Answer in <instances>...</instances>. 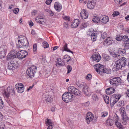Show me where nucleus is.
Returning a JSON list of instances; mask_svg holds the SVG:
<instances>
[{
    "mask_svg": "<svg viewBox=\"0 0 129 129\" xmlns=\"http://www.w3.org/2000/svg\"><path fill=\"white\" fill-rule=\"evenodd\" d=\"M127 51L126 50V49L125 48L124 49L120 48L117 50L116 52V53H118V54H117L115 52L112 51H110L109 52L110 54L113 57L115 58H118L120 57V54L123 56L125 55L127 52Z\"/></svg>",
    "mask_w": 129,
    "mask_h": 129,
    "instance_id": "nucleus-1",
    "label": "nucleus"
},
{
    "mask_svg": "<svg viewBox=\"0 0 129 129\" xmlns=\"http://www.w3.org/2000/svg\"><path fill=\"white\" fill-rule=\"evenodd\" d=\"M75 97L74 95H73L69 91L65 92L62 96V100L66 103L71 102L73 100Z\"/></svg>",
    "mask_w": 129,
    "mask_h": 129,
    "instance_id": "nucleus-2",
    "label": "nucleus"
},
{
    "mask_svg": "<svg viewBox=\"0 0 129 129\" xmlns=\"http://www.w3.org/2000/svg\"><path fill=\"white\" fill-rule=\"evenodd\" d=\"M37 71V67L35 66H32L28 68L26 71V74L30 78H32L35 76Z\"/></svg>",
    "mask_w": 129,
    "mask_h": 129,
    "instance_id": "nucleus-3",
    "label": "nucleus"
},
{
    "mask_svg": "<svg viewBox=\"0 0 129 129\" xmlns=\"http://www.w3.org/2000/svg\"><path fill=\"white\" fill-rule=\"evenodd\" d=\"M2 92L3 95L7 98H8L10 95H14L15 93L14 88L9 86L6 89L3 90Z\"/></svg>",
    "mask_w": 129,
    "mask_h": 129,
    "instance_id": "nucleus-4",
    "label": "nucleus"
},
{
    "mask_svg": "<svg viewBox=\"0 0 129 129\" xmlns=\"http://www.w3.org/2000/svg\"><path fill=\"white\" fill-rule=\"evenodd\" d=\"M109 82L111 85L115 86H117L122 83L120 78L117 77L110 79Z\"/></svg>",
    "mask_w": 129,
    "mask_h": 129,
    "instance_id": "nucleus-5",
    "label": "nucleus"
},
{
    "mask_svg": "<svg viewBox=\"0 0 129 129\" xmlns=\"http://www.w3.org/2000/svg\"><path fill=\"white\" fill-rule=\"evenodd\" d=\"M18 63L15 60L12 59L8 64V68L9 69L14 70L18 67Z\"/></svg>",
    "mask_w": 129,
    "mask_h": 129,
    "instance_id": "nucleus-6",
    "label": "nucleus"
},
{
    "mask_svg": "<svg viewBox=\"0 0 129 129\" xmlns=\"http://www.w3.org/2000/svg\"><path fill=\"white\" fill-rule=\"evenodd\" d=\"M68 89L69 92L76 95H79L81 93L80 91L73 86H70L68 87Z\"/></svg>",
    "mask_w": 129,
    "mask_h": 129,
    "instance_id": "nucleus-7",
    "label": "nucleus"
},
{
    "mask_svg": "<svg viewBox=\"0 0 129 129\" xmlns=\"http://www.w3.org/2000/svg\"><path fill=\"white\" fill-rule=\"evenodd\" d=\"M91 57L92 60L96 62H99L101 59V57L99 53L98 52H94L92 55Z\"/></svg>",
    "mask_w": 129,
    "mask_h": 129,
    "instance_id": "nucleus-8",
    "label": "nucleus"
},
{
    "mask_svg": "<svg viewBox=\"0 0 129 129\" xmlns=\"http://www.w3.org/2000/svg\"><path fill=\"white\" fill-rule=\"evenodd\" d=\"M95 4V0H88L87 4V6L88 9H91L94 8Z\"/></svg>",
    "mask_w": 129,
    "mask_h": 129,
    "instance_id": "nucleus-9",
    "label": "nucleus"
},
{
    "mask_svg": "<svg viewBox=\"0 0 129 129\" xmlns=\"http://www.w3.org/2000/svg\"><path fill=\"white\" fill-rule=\"evenodd\" d=\"M80 17L83 19H87L88 16V13L85 9H83L80 13Z\"/></svg>",
    "mask_w": 129,
    "mask_h": 129,
    "instance_id": "nucleus-10",
    "label": "nucleus"
},
{
    "mask_svg": "<svg viewBox=\"0 0 129 129\" xmlns=\"http://www.w3.org/2000/svg\"><path fill=\"white\" fill-rule=\"evenodd\" d=\"M18 39H19L23 43L25 46H26V47H27L29 45V43L27 39L25 37H23L22 38L20 37L19 36L18 37Z\"/></svg>",
    "mask_w": 129,
    "mask_h": 129,
    "instance_id": "nucleus-11",
    "label": "nucleus"
},
{
    "mask_svg": "<svg viewBox=\"0 0 129 129\" xmlns=\"http://www.w3.org/2000/svg\"><path fill=\"white\" fill-rule=\"evenodd\" d=\"M117 61L123 67H124L126 65V59L124 57H122L121 58L119 59Z\"/></svg>",
    "mask_w": 129,
    "mask_h": 129,
    "instance_id": "nucleus-12",
    "label": "nucleus"
},
{
    "mask_svg": "<svg viewBox=\"0 0 129 129\" xmlns=\"http://www.w3.org/2000/svg\"><path fill=\"white\" fill-rule=\"evenodd\" d=\"M93 118L92 114L90 112H88L87 113L86 120L88 123L90 121H91Z\"/></svg>",
    "mask_w": 129,
    "mask_h": 129,
    "instance_id": "nucleus-13",
    "label": "nucleus"
},
{
    "mask_svg": "<svg viewBox=\"0 0 129 129\" xmlns=\"http://www.w3.org/2000/svg\"><path fill=\"white\" fill-rule=\"evenodd\" d=\"M54 7L55 9L58 12H59L62 8L61 5L58 2L55 3Z\"/></svg>",
    "mask_w": 129,
    "mask_h": 129,
    "instance_id": "nucleus-14",
    "label": "nucleus"
},
{
    "mask_svg": "<svg viewBox=\"0 0 129 129\" xmlns=\"http://www.w3.org/2000/svg\"><path fill=\"white\" fill-rule=\"evenodd\" d=\"M15 50L11 51L8 54L7 56V60H9L13 58H15Z\"/></svg>",
    "mask_w": 129,
    "mask_h": 129,
    "instance_id": "nucleus-15",
    "label": "nucleus"
},
{
    "mask_svg": "<svg viewBox=\"0 0 129 129\" xmlns=\"http://www.w3.org/2000/svg\"><path fill=\"white\" fill-rule=\"evenodd\" d=\"M57 61L56 63V64L57 66L61 67L65 65L64 61H62L61 58H59L57 59Z\"/></svg>",
    "mask_w": 129,
    "mask_h": 129,
    "instance_id": "nucleus-16",
    "label": "nucleus"
},
{
    "mask_svg": "<svg viewBox=\"0 0 129 129\" xmlns=\"http://www.w3.org/2000/svg\"><path fill=\"white\" fill-rule=\"evenodd\" d=\"M111 39L110 37L107 38L104 42V45L106 46H108L111 45L112 43V40Z\"/></svg>",
    "mask_w": 129,
    "mask_h": 129,
    "instance_id": "nucleus-17",
    "label": "nucleus"
},
{
    "mask_svg": "<svg viewBox=\"0 0 129 129\" xmlns=\"http://www.w3.org/2000/svg\"><path fill=\"white\" fill-rule=\"evenodd\" d=\"M123 66L119 63L117 60L115 61V65L114 66V68H115V71H117L119 70L120 69H121Z\"/></svg>",
    "mask_w": 129,
    "mask_h": 129,
    "instance_id": "nucleus-18",
    "label": "nucleus"
},
{
    "mask_svg": "<svg viewBox=\"0 0 129 129\" xmlns=\"http://www.w3.org/2000/svg\"><path fill=\"white\" fill-rule=\"evenodd\" d=\"M121 112L123 117V121L125 123L124 124H125L128 120V118L126 115L125 111L123 110V111H121Z\"/></svg>",
    "mask_w": 129,
    "mask_h": 129,
    "instance_id": "nucleus-19",
    "label": "nucleus"
},
{
    "mask_svg": "<svg viewBox=\"0 0 129 129\" xmlns=\"http://www.w3.org/2000/svg\"><path fill=\"white\" fill-rule=\"evenodd\" d=\"M100 18H101V21L104 24H106L109 21V18L108 16H104L100 17Z\"/></svg>",
    "mask_w": 129,
    "mask_h": 129,
    "instance_id": "nucleus-20",
    "label": "nucleus"
},
{
    "mask_svg": "<svg viewBox=\"0 0 129 129\" xmlns=\"http://www.w3.org/2000/svg\"><path fill=\"white\" fill-rule=\"evenodd\" d=\"M79 23V19H75L73 23L71 25V26L72 28H75L78 26Z\"/></svg>",
    "mask_w": 129,
    "mask_h": 129,
    "instance_id": "nucleus-21",
    "label": "nucleus"
},
{
    "mask_svg": "<svg viewBox=\"0 0 129 129\" xmlns=\"http://www.w3.org/2000/svg\"><path fill=\"white\" fill-rule=\"evenodd\" d=\"M21 53V56H20L21 59H22L25 58L28 55V53L26 50H21L20 51Z\"/></svg>",
    "mask_w": 129,
    "mask_h": 129,
    "instance_id": "nucleus-22",
    "label": "nucleus"
},
{
    "mask_svg": "<svg viewBox=\"0 0 129 129\" xmlns=\"http://www.w3.org/2000/svg\"><path fill=\"white\" fill-rule=\"evenodd\" d=\"M115 89L113 88L110 87L106 89V92L107 94H110L113 93Z\"/></svg>",
    "mask_w": 129,
    "mask_h": 129,
    "instance_id": "nucleus-23",
    "label": "nucleus"
},
{
    "mask_svg": "<svg viewBox=\"0 0 129 129\" xmlns=\"http://www.w3.org/2000/svg\"><path fill=\"white\" fill-rule=\"evenodd\" d=\"M101 18L98 16H95L92 19V21L94 23H98L101 22Z\"/></svg>",
    "mask_w": 129,
    "mask_h": 129,
    "instance_id": "nucleus-24",
    "label": "nucleus"
},
{
    "mask_svg": "<svg viewBox=\"0 0 129 129\" xmlns=\"http://www.w3.org/2000/svg\"><path fill=\"white\" fill-rule=\"evenodd\" d=\"M6 51L5 49L2 50L0 49V58H2L5 57L6 54Z\"/></svg>",
    "mask_w": 129,
    "mask_h": 129,
    "instance_id": "nucleus-25",
    "label": "nucleus"
},
{
    "mask_svg": "<svg viewBox=\"0 0 129 129\" xmlns=\"http://www.w3.org/2000/svg\"><path fill=\"white\" fill-rule=\"evenodd\" d=\"M117 99L115 98L114 97L111 98L110 100V104L111 106H113L114 104L116 103L119 100H118Z\"/></svg>",
    "mask_w": 129,
    "mask_h": 129,
    "instance_id": "nucleus-26",
    "label": "nucleus"
},
{
    "mask_svg": "<svg viewBox=\"0 0 129 129\" xmlns=\"http://www.w3.org/2000/svg\"><path fill=\"white\" fill-rule=\"evenodd\" d=\"M16 88L17 89V91L19 93H21L23 92L24 90V88L23 87L18 86L17 85H15Z\"/></svg>",
    "mask_w": 129,
    "mask_h": 129,
    "instance_id": "nucleus-27",
    "label": "nucleus"
},
{
    "mask_svg": "<svg viewBox=\"0 0 129 129\" xmlns=\"http://www.w3.org/2000/svg\"><path fill=\"white\" fill-rule=\"evenodd\" d=\"M65 45L64 46L63 48V49L62 51H67L69 52H70L72 54L73 53V52L72 51L70 50L69 49H68V44L66 43H65Z\"/></svg>",
    "mask_w": 129,
    "mask_h": 129,
    "instance_id": "nucleus-28",
    "label": "nucleus"
},
{
    "mask_svg": "<svg viewBox=\"0 0 129 129\" xmlns=\"http://www.w3.org/2000/svg\"><path fill=\"white\" fill-rule=\"evenodd\" d=\"M82 91L86 95H88L90 94L89 89L87 86L86 88H85L83 90H82Z\"/></svg>",
    "mask_w": 129,
    "mask_h": 129,
    "instance_id": "nucleus-29",
    "label": "nucleus"
},
{
    "mask_svg": "<svg viewBox=\"0 0 129 129\" xmlns=\"http://www.w3.org/2000/svg\"><path fill=\"white\" fill-rule=\"evenodd\" d=\"M91 38L92 41L93 42L96 41L97 36L96 33H92L91 35Z\"/></svg>",
    "mask_w": 129,
    "mask_h": 129,
    "instance_id": "nucleus-30",
    "label": "nucleus"
},
{
    "mask_svg": "<svg viewBox=\"0 0 129 129\" xmlns=\"http://www.w3.org/2000/svg\"><path fill=\"white\" fill-rule=\"evenodd\" d=\"M106 122L107 124L109 125L112 126L113 124V120L110 118L107 119Z\"/></svg>",
    "mask_w": 129,
    "mask_h": 129,
    "instance_id": "nucleus-31",
    "label": "nucleus"
},
{
    "mask_svg": "<svg viewBox=\"0 0 129 129\" xmlns=\"http://www.w3.org/2000/svg\"><path fill=\"white\" fill-rule=\"evenodd\" d=\"M18 44L17 45V46H18V47L19 48H23V49L26 48V46H25L23 44V43H21V42L20 40L18 39Z\"/></svg>",
    "mask_w": 129,
    "mask_h": 129,
    "instance_id": "nucleus-32",
    "label": "nucleus"
},
{
    "mask_svg": "<svg viewBox=\"0 0 129 129\" xmlns=\"http://www.w3.org/2000/svg\"><path fill=\"white\" fill-rule=\"evenodd\" d=\"M99 95L96 94H93L92 96V98L93 100L95 101H98L99 99Z\"/></svg>",
    "mask_w": 129,
    "mask_h": 129,
    "instance_id": "nucleus-33",
    "label": "nucleus"
},
{
    "mask_svg": "<svg viewBox=\"0 0 129 129\" xmlns=\"http://www.w3.org/2000/svg\"><path fill=\"white\" fill-rule=\"evenodd\" d=\"M45 100L47 102H51L52 100V98H51L50 95H47L45 97Z\"/></svg>",
    "mask_w": 129,
    "mask_h": 129,
    "instance_id": "nucleus-34",
    "label": "nucleus"
},
{
    "mask_svg": "<svg viewBox=\"0 0 129 129\" xmlns=\"http://www.w3.org/2000/svg\"><path fill=\"white\" fill-rule=\"evenodd\" d=\"M107 33L106 32H104L101 34V36L100 39L101 42H102L103 40L107 37Z\"/></svg>",
    "mask_w": 129,
    "mask_h": 129,
    "instance_id": "nucleus-35",
    "label": "nucleus"
},
{
    "mask_svg": "<svg viewBox=\"0 0 129 129\" xmlns=\"http://www.w3.org/2000/svg\"><path fill=\"white\" fill-rule=\"evenodd\" d=\"M104 68H105L104 66L101 65L99 69L98 73H99L100 74H102V73H103L104 71H105Z\"/></svg>",
    "mask_w": 129,
    "mask_h": 129,
    "instance_id": "nucleus-36",
    "label": "nucleus"
},
{
    "mask_svg": "<svg viewBox=\"0 0 129 129\" xmlns=\"http://www.w3.org/2000/svg\"><path fill=\"white\" fill-rule=\"evenodd\" d=\"M46 124L47 125H52V122L51 120L50 119H47L45 120Z\"/></svg>",
    "mask_w": 129,
    "mask_h": 129,
    "instance_id": "nucleus-37",
    "label": "nucleus"
},
{
    "mask_svg": "<svg viewBox=\"0 0 129 129\" xmlns=\"http://www.w3.org/2000/svg\"><path fill=\"white\" fill-rule=\"evenodd\" d=\"M103 98L106 103L108 104L109 103V98L108 96L105 95L103 96Z\"/></svg>",
    "mask_w": 129,
    "mask_h": 129,
    "instance_id": "nucleus-38",
    "label": "nucleus"
},
{
    "mask_svg": "<svg viewBox=\"0 0 129 129\" xmlns=\"http://www.w3.org/2000/svg\"><path fill=\"white\" fill-rule=\"evenodd\" d=\"M86 86H87L86 84L84 82H82L79 86V87L80 88H82V90H83L85 88H86Z\"/></svg>",
    "mask_w": 129,
    "mask_h": 129,
    "instance_id": "nucleus-39",
    "label": "nucleus"
},
{
    "mask_svg": "<svg viewBox=\"0 0 129 129\" xmlns=\"http://www.w3.org/2000/svg\"><path fill=\"white\" fill-rule=\"evenodd\" d=\"M101 64H97L94 65V67L95 70L98 73H99V69L100 67L101 66Z\"/></svg>",
    "mask_w": 129,
    "mask_h": 129,
    "instance_id": "nucleus-40",
    "label": "nucleus"
},
{
    "mask_svg": "<svg viewBox=\"0 0 129 129\" xmlns=\"http://www.w3.org/2000/svg\"><path fill=\"white\" fill-rule=\"evenodd\" d=\"M124 44V47L126 50H129L128 49H129V40L125 42Z\"/></svg>",
    "mask_w": 129,
    "mask_h": 129,
    "instance_id": "nucleus-41",
    "label": "nucleus"
},
{
    "mask_svg": "<svg viewBox=\"0 0 129 129\" xmlns=\"http://www.w3.org/2000/svg\"><path fill=\"white\" fill-rule=\"evenodd\" d=\"M104 70L105 71H104L103 73H106L107 74H110L111 73V69L105 68Z\"/></svg>",
    "mask_w": 129,
    "mask_h": 129,
    "instance_id": "nucleus-42",
    "label": "nucleus"
},
{
    "mask_svg": "<svg viewBox=\"0 0 129 129\" xmlns=\"http://www.w3.org/2000/svg\"><path fill=\"white\" fill-rule=\"evenodd\" d=\"M116 125L119 128H121L122 127V126L121 124V123L118 121H115Z\"/></svg>",
    "mask_w": 129,
    "mask_h": 129,
    "instance_id": "nucleus-43",
    "label": "nucleus"
},
{
    "mask_svg": "<svg viewBox=\"0 0 129 129\" xmlns=\"http://www.w3.org/2000/svg\"><path fill=\"white\" fill-rule=\"evenodd\" d=\"M15 54L16 55L15 56V58H19L21 59L20 56H21V53H19L18 52H17L15 50Z\"/></svg>",
    "mask_w": 129,
    "mask_h": 129,
    "instance_id": "nucleus-44",
    "label": "nucleus"
},
{
    "mask_svg": "<svg viewBox=\"0 0 129 129\" xmlns=\"http://www.w3.org/2000/svg\"><path fill=\"white\" fill-rule=\"evenodd\" d=\"M116 40H117L118 41H121V40H122V36H120L118 35L116 36Z\"/></svg>",
    "mask_w": 129,
    "mask_h": 129,
    "instance_id": "nucleus-45",
    "label": "nucleus"
},
{
    "mask_svg": "<svg viewBox=\"0 0 129 129\" xmlns=\"http://www.w3.org/2000/svg\"><path fill=\"white\" fill-rule=\"evenodd\" d=\"M124 105V102L123 101H119L117 105L119 107L123 106Z\"/></svg>",
    "mask_w": 129,
    "mask_h": 129,
    "instance_id": "nucleus-46",
    "label": "nucleus"
},
{
    "mask_svg": "<svg viewBox=\"0 0 129 129\" xmlns=\"http://www.w3.org/2000/svg\"><path fill=\"white\" fill-rule=\"evenodd\" d=\"M43 46L44 48H48L49 47V45L46 41H44L43 43Z\"/></svg>",
    "mask_w": 129,
    "mask_h": 129,
    "instance_id": "nucleus-47",
    "label": "nucleus"
},
{
    "mask_svg": "<svg viewBox=\"0 0 129 129\" xmlns=\"http://www.w3.org/2000/svg\"><path fill=\"white\" fill-rule=\"evenodd\" d=\"M70 58V56L68 55H65L64 56H63V59H64V60L63 61H64V62L65 61H66V62H67V60L69 59V58Z\"/></svg>",
    "mask_w": 129,
    "mask_h": 129,
    "instance_id": "nucleus-48",
    "label": "nucleus"
},
{
    "mask_svg": "<svg viewBox=\"0 0 129 129\" xmlns=\"http://www.w3.org/2000/svg\"><path fill=\"white\" fill-rule=\"evenodd\" d=\"M4 107V103L1 97L0 96V109Z\"/></svg>",
    "mask_w": 129,
    "mask_h": 129,
    "instance_id": "nucleus-49",
    "label": "nucleus"
},
{
    "mask_svg": "<svg viewBox=\"0 0 129 129\" xmlns=\"http://www.w3.org/2000/svg\"><path fill=\"white\" fill-rule=\"evenodd\" d=\"M67 68L68 69V71L67 74H68L71 72L72 70V68L71 66L69 65L67 66Z\"/></svg>",
    "mask_w": 129,
    "mask_h": 129,
    "instance_id": "nucleus-50",
    "label": "nucleus"
},
{
    "mask_svg": "<svg viewBox=\"0 0 129 129\" xmlns=\"http://www.w3.org/2000/svg\"><path fill=\"white\" fill-rule=\"evenodd\" d=\"M104 60H105L107 61H108L110 59V57L108 55H105V56H104Z\"/></svg>",
    "mask_w": 129,
    "mask_h": 129,
    "instance_id": "nucleus-51",
    "label": "nucleus"
},
{
    "mask_svg": "<svg viewBox=\"0 0 129 129\" xmlns=\"http://www.w3.org/2000/svg\"><path fill=\"white\" fill-rule=\"evenodd\" d=\"M40 19L41 22V24H44L45 23L46 20L45 18L41 17H40Z\"/></svg>",
    "mask_w": 129,
    "mask_h": 129,
    "instance_id": "nucleus-52",
    "label": "nucleus"
},
{
    "mask_svg": "<svg viewBox=\"0 0 129 129\" xmlns=\"http://www.w3.org/2000/svg\"><path fill=\"white\" fill-rule=\"evenodd\" d=\"M113 97L117 99L118 100H119L121 97V95L120 94H115L113 95Z\"/></svg>",
    "mask_w": 129,
    "mask_h": 129,
    "instance_id": "nucleus-53",
    "label": "nucleus"
},
{
    "mask_svg": "<svg viewBox=\"0 0 129 129\" xmlns=\"http://www.w3.org/2000/svg\"><path fill=\"white\" fill-rule=\"evenodd\" d=\"M122 41H123L126 42V41H127L128 40H129L128 38V36H127L125 35L123 36H122Z\"/></svg>",
    "mask_w": 129,
    "mask_h": 129,
    "instance_id": "nucleus-54",
    "label": "nucleus"
},
{
    "mask_svg": "<svg viewBox=\"0 0 129 129\" xmlns=\"http://www.w3.org/2000/svg\"><path fill=\"white\" fill-rule=\"evenodd\" d=\"M116 116H115L113 118V121H118V117L117 115H116Z\"/></svg>",
    "mask_w": 129,
    "mask_h": 129,
    "instance_id": "nucleus-55",
    "label": "nucleus"
},
{
    "mask_svg": "<svg viewBox=\"0 0 129 129\" xmlns=\"http://www.w3.org/2000/svg\"><path fill=\"white\" fill-rule=\"evenodd\" d=\"M92 77V76L90 74H87V75L86 77V79L88 80H90Z\"/></svg>",
    "mask_w": 129,
    "mask_h": 129,
    "instance_id": "nucleus-56",
    "label": "nucleus"
},
{
    "mask_svg": "<svg viewBox=\"0 0 129 129\" xmlns=\"http://www.w3.org/2000/svg\"><path fill=\"white\" fill-rule=\"evenodd\" d=\"M119 13L117 11H114V12L112 15L113 17H115L116 16L119 14Z\"/></svg>",
    "mask_w": 129,
    "mask_h": 129,
    "instance_id": "nucleus-57",
    "label": "nucleus"
},
{
    "mask_svg": "<svg viewBox=\"0 0 129 129\" xmlns=\"http://www.w3.org/2000/svg\"><path fill=\"white\" fill-rule=\"evenodd\" d=\"M37 44H35L33 45V50L34 52H35L37 50Z\"/></svg>",
    "mask_w": 129,
    "mask_h": 129,
    "instance_id": "nucleus-58",
    "label": "nucleus"
},
{
    "mask_svg": "<svg viewBox=\"0 0 129 129\" xmlns=\"http://www.w3.org/2000/svg\"><path fill=\"white\" fill-rule=\"evenodd\" d=\"M74 59L73 58H71V57L70 56V58H69V59L67 61V62H68L69 61H71L72 64H73L74 63Z\"/></svg>",
    "mask_w": 129,
    "mask_h": 129,
    "instance_id": "nucleus-59",
    "label": "nucleus"
},
{
    "mask_svg": "<svg viewBox=\"0 0 129 129\" xmlns=\"http://www.w3.org/2000/svg\"><path fill=\"white\" fill-rule=\"evenodd\" d=\"M19 11V9L18 8H15L13 11V12L15 14H16Z\"/></svg>",
    "mask_w": 129,
    "mask_h": 129,
    "instance_id": "nucleus-60",
    "label": "nucleus"
},
{
    "mask_svg": "<svg viewBox=\"0 0 129 129\" xmlns=\"http://www.w3.org/2000/svg\"><path fill=\"white\" fill-rule=\"evenodd\" d=\"M52 0H46V3L47 5H49L51 3Z\"/></svg>",
    "mask_w": 129,
    "mask_h": 129,
    "instance_id": "nucleus-61",
    "label": "nucleus"
},
{
    "mask_svg": "<svg viewBox=\"0 0 129 129\" xmlns=\"http://www.w3.org/2000/svg\"><path fill=\"white\" fill-rule=\"evenodd\" d=\"M5 125L3 123L1 125H0V129H4L5 128Z\"/></svg>",
    "mask_w": 129,
    "mask_h": 129,
    "instance_id": "nucleus-62",
    "label": "nucleus"
},
{
    "mask_svg": "<svg viewBox=\"0 0 129 129\" xmlns=\"http://www.w3.org/2000/svg\"><path fill=\"white\" fill-rule=\"evenodd\" d=\"M63 18L64 20H68L69 21L70 20V17L69 16H66L64 17Z\"/></svg>",
    "mask_w": 129,
    "mask_h": 129,
    "instance_id": "nucleus-63",
    "label": "nucleus"
},
{
    "mask_svg": "<svg viewBox=\"0 0 129 129\" xmlns=\"http://www.w3.org/2000/svg\"><path fill=\"white\" fill-rule=\"evenodd\" d=\"M108 113L107 112L103 113L102 116V117H104L107 116L108 115Z\"/></svg>",
    "mask_w": 129,
    "mask_h": 129,
    "instance_id": "nucleus-64",
    "label": "nucleus"
}]
</instances>
